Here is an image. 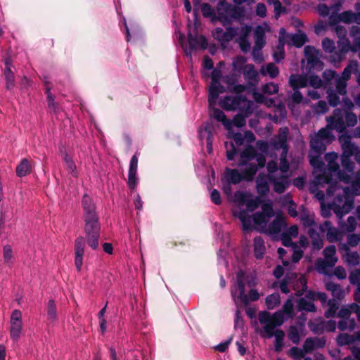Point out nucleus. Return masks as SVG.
<instances>
[{
    "instance_id": "obj_48",
    "label": "nucleus",
    "mask_w": 360,
    "mask_h": 360,
    "mask_svg": "<svg viewBox=\"0 0 360 360\" xmlns=\"http://www.w3.org/2000/svg\"><path fill=\"white\" fill-rule=\"evenodd\" d=\"M3 257L4 263L10 265L14 262V253L10 245H6L3 248Z\"/></svg>"
},
{
    "instance_id": "obj_1",
    "label": "nucleus",
    "mask_w": 360,
    "mask_h": 360,
    "mask_svg": "<svg viewBox=\"0 0 360 360\" xmlns=\"http://www.w3.org/2000/svg\"><path fill=\"white\" fill-rule=\"evenodd\" d=\"M338 158V155L335 152L328 153L325 155V160L328 165L326 167L323 162L321 172L318 174L320 182L318 181L317 176L314 172V186L328 184L327 198L335 197L332 203L326 205L323 201V192L316 191L313 186L311 187V192L321 201V214L324 217H329L331 210L339 218L347 214L353 207V195H356L353 192L352 184L356 181V175L360 170L355 174V176L352 177L344 169L343 171L339 170V165L337 162Z\"/></svg>"
},
{
    "instance_id": "obj_39",
    "label": "nucleus",
    "mask_w": 360,
    "mask_h": 360,
    "mask_svg": "<svg viewBox=\"0 0 360 360\" xmlns=\"http://www.w3.org/2000/svg\"><path fill=\"white\" fill-rule=\"evenodd\" d=\"M200 10L202 15L206 18H209L212 23L217 22V8L214 9L207 3H202Z\"/></svg>"
},
{
    "instance_id": "obj_50",
    "label": "nucleus",
    "mask_w": 360,
    "mask_h": 360,
    "mask_svg": "<svg viewBox=\"0 0 360 360\" xmlns=\"http://www.w3.org/2000/svg\"><path fill=\"white\" fill-rule=\"evenodd\" d=\"M252 96L255 101L258 103H263L267 107H271L273 105V99L266 98L264 95L261 93L254 91L252 92Z\"/></svg>"
},
{
    "instance_id": "obj_56",
    "label": "nucleus",
    "mask_w": 360,
    "mask_h": 360,
    "mask_svg": "<svg viewBox=\"0 0 360 360\" xmlns=\"http://www.w3.org/2000/svg\"><path fill=\"white\" fill-rule=\"evenodd\" d=\"M225 148L226 153L227 159L229 160H233L236 155L237 148L234 146V143L232 141L226 142L225 143Z\"/></svg>"
},
{
    "instance_id": "obj_4",
    "label": "nucleus",
    "mask_w": 360,
    "mask_h": 360,
    "mask_svg": "<svg viewBox=\"0 0 360 360\" xmlns=\"http://www.w3.org/2000/svg\"><path fill=\"white\" fill-rule=\"evenodd\" d=\"M266 160L263 153H258L251 146H247L240 155L238 167L240 172L236 169L226 168L224 179L226 185L224 191L227 195L231 194L230 184H236L242 180L252 181L259 168L264 166Z\"/></svg>"
},
{
    "instance_id": "obj_49",
    "label": "nucleus",
    "mask_w": 360,
    "mask_h": 360,
    "mask_svg": "<svg viewBox=\"0 0 360 360\" xmlns=\"http://www.w3.org/2000/svg\"><path fill=\"white\" fill-rule=\"evenodd\" d=\"M327 305L328 309L325 312L326 317L331 318L335 316L339 306L338 302L335 299H331L327 302Z\"/></svg>"
},
{
    "instance_id": "obj_24",
    "label": "nucleus",
    "mask_w": 360,
    "mask_h": 360,
    "mask_svg": "<svg viewBox=\"0 0 360 360\" xmlns=\"http://www.w3.org/2000/svg\"><path fill=\"white\" fill-rule=\"evenodd\" d=\"M325 260L319 259L316 261V266L319 272L326 274V266L332 267L338 262L336 256V248L335 245H330L323 250Z\"/></svg>"
},
{
    "instance_id": "obj_55",
    "label": "nucleus",
    "mask_w": 360,
    "mask_h": 360,
    "mask_svg": "<svg viewBox=\"0 0 360 360\" xmlns=\"http://www.w3.org/2000/svg\"><path fill=\"white\" fill-rule=\"evenodd\" d=\"M322 46L325 52L329 53L330 55V57L332 58V56L335 54L336 51H335V43L333 40L325 38L322 41Z\"/></svg>"
},
{
    "instance_id": "obj_12",
    "label": "nucleus",
    "mask_w": 360,
    "mask_h": 360,
    "mask_svg": "<svg viewBox=\"0 0 360 360\" xmlns=\"http://www.w3.org/2000/svg\"><path fill=\"white\" fill-rule=\"evenodd\" d=\"M215 105L216 103L212 106L210 105L211 116L222 123L228 131V139L234 141L235 143L238 146L243 145V139L242 134L240 132H235L233 127H236L238 128L243 127L245 124V118L251 113L246 115L245 112L240 111V112L234 117L233 120H231L226 118V115L221 110L215 108Z\"/></svg>"
},
{
    "instance_id": "obj_2",
    "label": "nucleus",
    "mask_w": 360,
    "mask_h": 360,
    "mask_svg": "<svg viewBox=\"0 0 360 360\" xmlns=\"http://www.w3.org/2000/svg\"><path fill=\"white\" fill-rule=\"evenodd\" d=\"M233 202L236 204L233 214L240 219L245 231L257 229L276 235L286 225L285 217L280 214L269 224L270 218L274 214L272 203L270 202L263 203L262 212H257L251 217L249 212L255 210L261 202L259 197H254L248 192H236Z\"/></svg>"
},
{
    "instance_id": "obj_15",
    "label": "nucleus",
    "mask_w": 360,
    "mask_h": 360,
    "mask_svg": "<svg viewBox=\"0 0 360 360\" xmlns=\"http://www.w3.org/2000/svg\"><path fill=\"white\" fill-rule=\"evenodd\" d=\"M339 141L342 149V167L352 177L355 176L353 174L354 164L351 160V158L354 155L356 161L360 164V149L351 142L349 136L341 135L339 137Z\"/></svg>"
},
{
    "instance_id": "obj_11",
    "label": "nucleus",
    "mask_w": 360,
    "mask_h": 360,
    "mask_svg": "<svg viewBox=\"0 0 360 360\" xmlns=\"http://www.w3.org/2000/svg\"><path fill=\"white\" fill-rule=\"evenodd\" d=\"M84 218L85 221L84 231L88 245L93 250L98 247L101 226L98 217L95 210V205L91 198L84 195L82 199Z\"/></svg>"
},
{
    "instance_id": "obj_32",
    "label": "nucleus",
    "mask_w": 360,
    "mask_h": 360,
    "mask_svg": "<svg viewBox=\"0 0 360 360\" xmlns=\"http://www.w3.org/2000/svg\"><path fill=\"white\" fill-rule=\"evenodd\" d=\"M340 250L344 251L342 259L349 266H355L359 264L360 257L357 252L351 251L346 244H341Z\"/></svg>"
},
{
    "instance_id": "obj_54",
    "label": "nucleus",
    "mask_w": 360,
    "mask_h": 360,
    "mask_svg": "<svg viewBox=\"0 0 360 360\" xmlns=\"http://www.w3.org/2000/svg\"><path fill=\"white\" fill-rule=\"evenodd\" d=\"M47 315L48 319L50 321H53L57 318L56 305L53 300H49L47 305Z\"/></svg>"
},
{
    "instance_id": "obj_18",
    "label": "nucleus",
    "mask_w": 360,
    "mask_h": 360,
    "mask_svg": "<svg viewBox=\"0 0 360 360\" xmlns=\"http://www.w3.org/2000/svg\"><path fill=\"white\" fill-rule=\"evenodd\" d=\"M344 119H345L347 125L349 127H353L357 122V118L355 114L349 112H343L340 109H336L333 115L327 117L326 120L330 127H333V129L336 131L342 132L346 127Z\"/></svg>"
},
{
    "instance_id": "obj_7",
    "label": "nucleus",
    "mask_w": 360,
    "mask_h": 360,
    "mask_svg": "<svg viewBox=\"0 0 360 360\" xmlns=\"http://www.w3.org/2000/svg\"><path fill=\"white\" fill-rule=\"evenodd\" d=\"M236 281L231 287V295L238 307L248 305L250 302L257 301L263 295L257 290L251 288L248 294L245 292V285L250 288L256 285V278L252 276L246 275L245 266L243 262H240L237 266H234Z\"/></svg>"
},
{
    "instance_id": "obj_28",
    "label": "nucleus",
    "mask_w": 360,
    "mask_h": 360,
    "mask_svg": "<svg viewBox=\"0 0 360 360\" xmlns=\"http://www.w3.org/2000/svg\"><path fill=\"white\" fill-rule=\"evenodd\" d=\"M280 41H285L289 45H294L296 47H301L307 40L306 35L302 32H298L294 34L286 33L285 29L281 28L279 32Z\"/></svg>"
},
{
    "instance_id": "obj_25",
    "label": "nucleus",
    "mask_w": 360,
    "mask_h": 360,
    "mask_svg": "<svg viewBox=\"0 0 360 360\" xmlns=\"http://www.w3.org/2000/svg\"><path fill=\"white\" fill-rule=\"evenodd\" d=\"M307 297L310 299L308 300L306 298H302L298 302V307L300 310H304L307 311H315L316 307L313 304L312 300H319L323 304L326 302L327 295L324 292H309Z\"/></svg>"
},
{
    "instance_id": "obj_43",
    "label": "nucleus",
    "mask_w": 360,
    "mask_h": 360,
    "mask_svg": "<svg viewBox=\"0 0 360 360\" xmlns=\"http://www.w3.org/2000/svg\"><path fill=\"white\" fill-rule=\"evenodd\" d=\"M326 287L328 291L331 292L333 296L335 298V300H340L345 295L342 288L338 284H335L332 282H328L326 283Z\"/></svg>"
},
{
    "instance_id": "obj_29",
    "label": "nucleus",
    "mask_w": 360,
    "mask_h": 360,
    "mask_svg": "<svg viewBox=\"0 0 360 360\" xmlns=\"http://www.w3.org/2000/svg\"><path fill=\"white\" fill-rule=\"evenodd\" d=\"M85 249V240L83 237L76 239L75 243V264L78 271H82L83 264V255Z\"/></svg>"
},
{
    "instance_id": "obj_42",
    "label": "nucleus",
    "mask_w": 360,
    "mask_h": 360,
    "mask_svg": "<svg viewBox=\"0 0 360 360\" xmlns=\"http://www.w3.org/2000/svg\"><path fill=\"white\" fill-rule=\"evenodd\" d=\"M309 328L314 333H323L325 331V321L321 318L311 320L308 323Z\"/></svg>"
},
{
    "instance_id": "obj_19",
    "label": "nucleus",
    "mask_w": 360,
    "mask_h": 360,
    "mask_svg": "<svg viewBox=\"0 0 360 360\" xmlns=\"http://www.w3.org/2000/svg\"><path fill=\"white\" fill-rule=\"evenodd\" d=\"M281 290L283 293H288L290 289L296 291V295L300 296L307 289V281L302 276H297L292 272L286 273L284 280L280 284Z\"/></svg>"
},
{
    "instance_id": "obj_57",
    "label": "nucleus",
    "mask_w": 360,
    "mask_h": 360,
    "mask_svg": "<svg viewBox=\"0 0 360 360\" xmlns=\"http://www.w3.org/2000/svg\"><path fill=\"white\" fill-rule=\"evenodd\" d=\"M340 226L347 232H352L355 230L356 227V221L354 217H349L347 222L342 225L340 222H339Z\"/></svg>"
},
{
    "instance_id": "obj_3",
    "label": "nucleus",
    "mask_w": 360,
    "mask_h": 360,
    "mask_svg": "<svg viewBox=\"0 0 360 360\" xmlns=\"http://www.w3.org/2000/svg\"><path fill=\"white\" fill-rule=\"evenodd\" d=\"M288 133L287 127L281 128L277 136L271 141V146L265 141L257 142V148L263 153H267L270 147L274 150H282L279 167L274 161L269 162L266 166L268 174H259L257 178V190L260 195H265L269 191V182L272 184L274 191L278 193H283L290 184L289 164L286 160Z\"/></svg>"
},
{
    "instance_id": "obj_59",
    "label": "nucleus",
    "mask_w": 360,
    "mask_h": 360,
    "mask_svg": "<svg viewBox=\"0 0 360 360\" xmlns=\"http://www.w3.org/2000/svg\"><path fill=\"white\" fill-rule=\"evenodd\" d=\"M286 114L285 108L284 104H279L276 107V115L274 121L276 122H278V121H281V119L284 118Z\"/></svg>"
},
{
    "instance_id": "obj_5",
    "label": "nucleus",
    "mask_w": 360,
    "mask_h": 360,
    "mask_svg": "<svg viewBox=\"0 0 360 360\" xmlns=\"http://www.w3.org/2000/svg\"><path fill=\"white\" fill-rule=\"evenodd\" d=\"M294 315V300L290 296L283 304L282 309L271 314L266 311L259 313V323L263 326L262 335L264 338L275 336V349L281 351L283 345L285 333L281 330H275L276 326H281L288 319Z\"/></svg>"
},
{
    "instance_id": "obj_30",
    "label": "nucleus",
    "mask_w": 360,
    "mask_h": 360,
    "mask_svg": "<svg viewBox=\"0 0 360 360\" xmlns=\"http://www.w3.org/2000/svg\"><path fill=\"white\" fill-rule=\"evenodd\" d=\"M338 44L339 51L332 56V60L333 62H339L342 60L345 54L349 51H356V49L352 46L349 40L346 37L339 39Z\"/></svg>"
},
{
    "instance_id": "obj_52",
    "label": "nucleus",
    "mask_w": 360,
    "mask_h": 360,
    "mask_svg": "<svg viewBox=\"0 0 360 360\" xmlns=\"http://www.w3.org/2000/svg\"><path fill=\"white\" fill-rule=\"evenodd\" d=\"M356 322L354 319H342L338 323V328L340 330H353L355 327Z\"/></svg>"
},
{
    "instance_id": "obj_27",
    "label": "nucleus",
    "mask_w": 360,
    "mask_h": 360,
    "mask_svg": "<svg viewBox=\"0 0 360 360\" xmlns=\"http://www.w3.org/2000/svg\"><path fill=\"white\" fill-rule=\"evenodd\" d=\"M339 22H343L345 23L356 22L360 25V12L354 13L351 11H347L340 14L335 13V15H330V24L335 25Z\"/></svg>"
},
{
    "instance_id": "obj_44",
    "label": "nucleus",
    "mask_w": 360,
    "mask_h": 360,
    "mask_svg": "<svg viewBox=\"0 0 360 360\" xmlns=\"http://www.w3.org/2000/svg\"><path fill=\"white\" fill-rule=\"evenodd\" d=\"M32 171V165L27 159H23L16 168V174L18 176H24Z\"/></svg>"
},
{
    "instance_id": "obj_37",
    "label": "nucleus",
    "mask_w": 360,
    "mask_h": 360,
    "mask_svg": "<svg viewBox=\"0 0 360 360\" xmlns=\"http://www.w3.org/2000/svg\"><path fill=\"white\" fill-rule=\"evenodd\" d=\"M326 345V340L323 338H309L304 343L305 352H311L315 349L322 348Z\"/></svg>"
},
{
    "instance_id": "obj_8",
    "label": "nucleus",
    "mask_w": 360,
    "mask_h": 360,
    "mask_svg": "<svg viewBox=\"0 0 360 360\" xmlns=\"http://www.w3.org/2000/svg\"><path fill=\"white\" fill-rule=\"evenodd\" d=\"M201 0H193V12L195 16L193 25H191V21L188 22V39L185 40V37L183 33L180 31H176V37L178 39L179 43L181 45L182 49L186 55H191L193 50L198 49H206L207 47V40L202 36L195 33V30L200 22L198 20V13L200 8Z\"/></svg>"
},
{
    "instance_id": "obj_9",
    "label": "nucleus",
    "mask_w": 360,
    "mask_h": 360,
    "mask_svg": "<svg viewBox=\"0 0 360 360\" xmlns=\"http://www.w3.org/2000/svg\"><path fill=\"white\" fill-rule=\"evenodd\" d=\"M251 32L252 27L244 25L240 27H228L225 30L216 27L212 30V35L223 47H226L231 41L235 40L241 50L247 52L251 47L248 39Z\"/></svg>"
},
{
    "instance_id": "obj_10",
    "label": "nucleus",
    "mask_w": 360,
    "mask_h": 360,
    "mask_svg": "<svg viewBox=\"0 0 360 360\" xmlns=\"http://www.w3.org/2000/svg\"><path fill=\"white\" fill-rule=\"evenodd\" d=\"M328 124L326 128L321 129L318 133L311 135L310 147L309 158L311 165L314 169V172L319 177V172H321L323 161L321 160V153L326 150V145L335 139L331 129ZM320 182V178H317Z\"/></svg>"
},
{
    "instance_id": "obj_58",
    "label": "nucleus",
    "mask_w": 360,
    "mask_h": 360,
    "mask_svg": "<svg viewBox=\"0 0 360 360\" xmlns=\"http://www.w3.org/2000/svg\"><path fill=\"white\" fill-rule=\"evenodd\" d=\"M262 91L264 94L272 95L278 91V86L273 82H269L264 86Z\"/></svg>"
},
{
    "instance_id": "obj_64",
    "label": "nucleus",
    "mask_w": 360,
    "mask_h": 360,
    "mask_svg": "<svg viewBox=\"0 0 360 360\" xmlns=\"http://www.w3.org/2000/svg\"><path fill=\"white\" fill-rule=\"evenodd\" d=\"M360 243V234H350L347 236V246H356Z\"/></svg>"
},
{
    "instance_id": "obj_22",
    "label": "nucleus",
    "mask_w": 360,
    "mask_h": 360,
    "mask_svg": "<svg viewBox=\"0 0 360 360\" xmlns=\"http://www.w3.org/2000/svg\"><path fill=\"white\" fill-rule=\"evenodd\" d=\"M301 221L305 226L310 228L309 234L312 241L313 248L320 250L323 247V237L314 229L316 225L314 215L304 213L301 215Z\"/></svg>"
},
{
    "instance_id": "obj_45",
    "label": "nucleus",
    "mask_w": 360,
    "mask_h": 360,
    "mask_svg": "<svg viewBox=\"0 0 360 360\" xmlns=\"http://www.w3.org/2000/svg\"><path fill=\"white\" fill-rule=\"evenodd\" d=\"M356 342L354 335L340 333L337 338V343L339 346L349 345Z\"/></svg>"
},
{
    "instance_id": "obj_38",
    "label": "nucleus",
    "mask_w": 360,
    "mask_h": 360,
    "mask_svg": "<svg viewBox=\"0 0 360 360\" xmlns=\"http://www.w3.org/2000/svg\"><path fill=\"white\" fill-rule=\"evenodd\" d=\"M342 7V2L338 1L333 4L332 6L328 7L324 4H319L317 8L316 11L319 13V15L322 16H327L330 13L331 15H335V13H338V11H340Z\"/></svg>"
},
{
    "instance_id": "obj_34",
    "label": "nucleus",
    "mask_w": 360,
    "mask_h": 360,
    "mask_svg": "<svg viewBox=\"0 0 360 360\" xmlns=\"http://www.w3.org/2000/svg\"><path fill=\"white\" fill-rule=\"evenodd\" d=\"M319 229L321 232L327 231V239L330 243L341 239L342 235L340 232L336 228L332 227L328 221H326L323 224L320 225Z\"/></svg>"
},
{
    "instance_id": "obj_35",
    "label": "nucleus",
    "mask_w": 360,
    "mask_h": 360,
    "mask_svg": "<svg viewBox=\"0 0 360 360\" xmlns=\"http://www.w3.org/2000/svg\"><path fill=\"white\" fill-rule=\"evenodd\" d=\"M306 335L304 323H299L290 327L288 337L293 343H298L300 339Z\"/></svg>"
},
{
    "instance_id": "obj_53",
    "label": "nucleus",
    "mask_w": 360,
    "mask_h": 360,
    "mask_svg": "<svg viewBox=\"0 0 360 360\" xmlns=\"http://www.w3.org/2000/svg\"><path fill=\"white\" fill-rule=\"evenodd\" d=\"M285 41H281L280 38L278 39V45L274 51V58L276 62H279L284 58V45Z\"/></svg>"
},
{
    "instance_id": "obj_31",
    "label": "nucleus",
    "mask_w": 360,
    "mask_h": 360,
    "mask_svg": "<svg viewBox=\"0 0 360 360\" xmlns=\"http://www.w3.org/2000/svg\"><path fill=\"white\" fill-rule=\"evenodd\" d=\"M269 31L270 27L266 22L256 27L255 30V44L254 48H257L259 50H262V49L264 46L266 44L265 33Z\"/></svg>"
},
{
    "instance_id": "obj_16",
    "label": "nucleus",
    "mask_w": 360,
    "mask_h": 360,
    "mask_svg": "<svg viewBox=\"0 0 360 360\" xmlns=\"http://www.w3.org/2000/svg\"><path fill=\"white\" fill-rule=\"evenodd\" d=\"M248 65L246 58L243 56H238L233 59L232 67L234 73L222 78V82L227 85L229 91L240 94L245 91V86L243 84H236V82Z\"/></svg>"
},
{
    "instance_id": "obj_36",
    "label": "nucleus",
    "mask_w": 360,
    "mask_h": 360,
    "mask_svg": "<svg viewBox=\"0 0 360 360\" xmlns=\"http://www.w3.org/2000/svg\"><path fill=\"white\" fill-rule=\"evenodd\" d=\"M4 77L6 81V87L8 90H11L15 86V75L13 66L10 61L6 60L5 62Z\"/></svg>"
},
{
    "instance_id": "obj_60",
    "label": "nucleus",
    "mask_w": 360,
    "mask_h": 360,
    "mask_svg": "<svg viewBox=\"0 0 360 360\" xmlns=\"http://www.w3.org/2000/svg\"><path fill=\"white\" fill-rule=\"evenodd\" d=\"M268 2L274 6L276 18H278L285 11V8L281 6L279 0H268Z\"/></svg>"
},
{
    "instance_id": "obj_41",
    "label": "nucleus",
    "mask_w": 360,
    "mask_h": 360,
    "mask_svg": "<svg viewBox=\"0 0 360 360\" xmlns=\"http://www.w3.org/2000/svg\"><path fill=\"white\" fill-rule=\"evenodd\" d=\"M63 160L65 165L66 169L73 176L77 177L78 172L77 167L72 161V155L71 153L65 152L63 155Z\"/></svg>"
},
{
    "instance_id": "obj_26",
    "label": "nucleus",
    "mask_w": 360,
    "mask_h": 360,
    "mask_svg": "<svg viewBox=\"0 0 360 360\" xmlns=\"http://www.w3.org/2000/svg\"><path fill=\"white\" fill-rule=\"evenodd\" d=\"M198 138L201 144L205 143L207 153L212 152L213 126L210 122L203 123L198 129Z\"/></svg>"
},
{
    "instance_id": "obj_20",
    "label": "nucleus",
    "mask_w": 360,
    "mask_h": 360,
    "mask_svg": "<svg viewBox=\"0 0 360 360\" xmlns=\"http://www.w3.org/2000/svg\"><path fill=\"white\" fill-rule=\"evenodd\" d=\"M217 22L219 21L223 25L230 24L233 19L238 17L236 6L227 3L225 0L220 1L217 6Z\"/></svg>"
},
{
    "instance_id": "obj_61",
    "label": "nucleus",
    "mask_w": 360,
    "mask_h": 360,
    "mask_svg": "<svg viewBox=\"0 0 360 360\" xmlns=\"http://www.w3.org/2000/svg\"><path fill=\"white\" fill-rule=\"evenodd\" d=\"M349 279L352 284L359 286L360 285V270L355 269L352 271L349 274Z\"/></svg>"
},
{
    "instance_id": "obj_13",
    "label": "nucleus",
    "mask_w": 360,
    "mask_h": 360,
    "mask_svg": "<svg viewBox=\"0 0 360 360\" xmlns=\"http://www.w3.org/2000/svg\"><path fill=\"white\" fill-rule=\"evenodd\" d=\"M202 68L204 69L202 75L206 76L205 70H211V84L210 86L209 105L212 106L217 103L219 95L225 91V88L221 85L220 82L222 81V73L225 64L224 62H219L215 68L213 69L212 60L208 57L205 56L202 61Z\"/></svg>"
},
{
    "instance_id": "obj_14",
    "label": "nucleus",
    "mask_w": 360,
    "mask_h": 360,
    "mask_svg": "<svg viewBox=\"0 0 360 360\" xmlns=\"http://www.w3.org/2000/svg\"><path fill=\"white\" fill-rule=\"evenodd\" d=\"M358 64L356 61H352L344 69L341 77L336 78V91L332 89L327 91L328 99L330 105L336 106L340 102V98L337 93L340 96H345L347 93V81L350 78L352 72L357 70Z\"/></svg>"
},
{
    "instance_id": "obj_17",
    "label": "nucleus",
    "mask_w": 360,
    "mask_h": 360,
    "mask_svg": "<svg viewBox=\"0 0 360 360\" xmlns=\"http://www.w3.org/2000/svg\"><path fill=\"white\" fill-rule=\"evenodd\" d=\"M219 105L226 110H239L245 112L246 115L252 113L254 110L252 101L247 100L243 96H226L219 100Z\"/></svg>"
},
{
    "instance_id": "obj_40",
    "label": "nucleus",
    "mask_w": 360,
    "mask_h": 360,
    "mask_svg": "<svg viewBox=\"0 0 360 360\" xmlns=\"http://www.w3.org/2000/svg\"><path fill=\"white\" fill-rule=\"evenodd\" d=\"M254 254L256 258L261 259L263 257L266 247L264 240L260 236L255 237L253 243Z\"/></svg>"
},
{
    "instance_id": "obj_51",
    "label": "nucleus",
    "mask_w": 360,
    "mask_h": 360,
    "mask_svg": "<svg viewBox=\"0 0 360 360\" xmlns=\"http://www.w3.org/2000/svg\"><path fill=\"white\" fill-rule=\"evenodd\" d=\"M280 295L273 293L266 298V305L269 309H273L280 304Z\"/></svg>"
},
{
    "instance_id": "obj_21",
    "label": "nucleus",
    "mask_w": 360,
    "mask_h": 360,
    "mask_svg": "<svg viewBox=\"0 0 360 360\" xmlns=\"http://www.w3.org/2000/svg\"><path fill=\"white\" fill-rule=\"evenodd\" d=\"M23 330L22 314L19 309H14L11 314L9 321L10 338L13 342L19 341Z\"/></svg>"
},
{
    "instance_id": "obj_6",
    "label": "nucleus",
    "mask_w": 360,
    "mask_h": 360,
    "mask_svg": "<svg viewBox=\"0 0 360 360\" xmlns=\"http://www.w3.org/2000/svg\"><path fill=\"white\" fill-rule=\"evenodd\" d=\"M304 54L307 60V75H292L289 79L291 87L295 89L303 88L308 85L319 89L323 86V81L318 76L311 72V70L321 71L323 63L320 60L321 52L314 47L307 46L304 48Z\"/></svg>"
},
{
    "instance_id": "obj_46",
    "label": "nucleus",
    "mask_w": 360,
    "mask_h": 360,
    "mask_svg": "<svg viewBox=\"0 0 360 360\" xmlns=\"http://www.w3.org/2000/svg\"><path fill=\"white\" fill-rule=\"evenodd\" d=\"M260 72L262 75H269L271 78H275L278 75V68L274 63H269L261 68Z\"/></svg>"
},
{
    "instance_id": "obj_63",
    "label": "nucleus",
    "mask_w": 360,
    "mask_h": 360,
    "mask_svg": "<svg viewBox=\"0 0 360 360\" xmlns=\"http://www.w3.org/2000/svg\"><path fill=\"white\" fill-rule=\"evenodd\" d=\"M289 354L291 357L295 360H300L304 356L303 351L296 347H293L290 349Z\"/></svg>"
},
{
    "instance_id": "obj_62",
    "label": "nucleus",
    "mask_w": 360,
    "mask_h": 360,
    "mask_svg": "<svg viewBox=\"0 0 360 360\" xmlns=\"http://www.w3.org/2000/svg\"><path fill=\"white\" fill-rule=\"evenodd\" d=\"M352 312L350 304L342 307L339 311L338 316L341 319H349Z\"/></svg>"
},
{
    "instance_id": "obj_47",
    "label": "nucleus",
    "mask_w": 360,
    "mask_h": 360,
    "mask_svg": "<svg viewBox=\"0 0 360 360\" xmlns=\"http://www.w3.org/2000/svg\"><path fill=\"white\" fill-rule=\"evenodd\" d=\"M244 78L248 81L255 80L258 76L257 71L255 69L253 65L248 64L242 72Z\"/></svg>"
},
{
    "instance_id": "obj_33",
    "label": "nucleus",
    "mask_w": 360,
    "mask_h": 360,
    "mask_svg": "<svg viewBox=\"0 0 360 360\" xmlns=\"http://www.w3.org/2000/svg\"><path fill=\"white\" fill-rule=\"evenodd\" d=\"M137 169L138 157L136 155H134L132 156L131 159L128 173V185L130 189L131 190L135 189L136 186L138 183V178L136 177Z\"/></svg>"
},
{
    "instance_id": "obj_23",
    "label": "nucleus",
    "mask_w": 360,
    "mask_h": 360,
    "mask_svg": "<svg viewBox=\"0 0 360 360\" xmlns=\"http://www.w3.org/2000/svg\"><path fill=\"white\" fill-rule=\"evenodd\" d=\"M298 235V227L296 225L290 226L288 231L281 236L283 245L286 247H292V259L294 262H297L302 257L303 252L291 240V237L295 238Z\"/></svg>"
}]
</instances>
